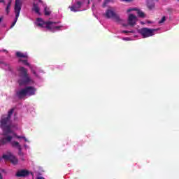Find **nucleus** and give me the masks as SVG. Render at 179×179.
Returning <instances> with one entry per match:
<instances>
[{"label":"nucleus","instance_id":"nucleus-1","mask_svg":"<svg viewBox=\"0 0 179 179\" xmlns=\"http://www.w3.org/2000/svg\"><path fill=\"white\" fill-rule=\"evenodd\" d=\"M15 109L12 108L8 111V115H3L0 120V128L3 129V135H8V134H13L10 127H12V122L10 118L13 115Z\"/></svg>","mask_w":179,"mask_h":179},{"label":"nucleus","instance_id":"nucleus-2","mask_svg":"<svg viewBox=\"0 0 179 179\" xmlns=\"http://www.w3.org/2000/svg\"><path fill=\"white\" fill-rule=\"evenodd\" d=\"M20 73V79L18 80V84L20 86H26L29 83H31L33 80L29 73H27V69L23 66H21L18 69Z\"/></svg>","mask_w":179,"mask_h":179},{"label":"nucleus","instance_id":"nucleus-3","mask_svg":"<svg viewBox=\"0 0 179 179\" xmlns=\"http://www.w3.org/2000/svg\"><path fill=\"white\" fill-rule=\"evenodd\" d=\"M14 10L15 13V19L14 22L12 23L11 26L10 27V29H12L14 27L15 24H16V22H17V20L19 19V16L20 15V10H22V3H20V0L15 1Z\"/></svg>","mask_w":179,"mask_h":179},{"label":"nucleus","instance_id":"nucleus-4","mask_svg":"<svg viewBox=\"0 0 179 179\" xmlns=\"http://www.w3.org/2000/svg\"><path fill=\"white\" fill-rule=\"evenodd\" d=\"M155 31H156L155 29H149V28H141L138 30L139 34H141L143 38H148V37H152V36H155Z\"/></svg>","mask_w":179,"mask_h":179},{"label":"nucleus","instance_id":"nucleus-5","mask_svg":"<svg viewBox=\"0 0 179 179\" xmlns=\"http://www.w3.org/2000/svg\"><path fill=\"white\" fill-rule=\"evenodd\" d=\"M105 16L107 19H114L115 22H120L121 20L120 16L114 11V8L112 7H109L108 9L106 10Z\"/></svg>","mask_w":179,"mask_h":179},{"label":"nucleus","instance_id":"nucleus-6","mask_svg":"<svg viewBox=\"0 0 179 179\" xmlns=\"http://www.w3.org/2000/svg\"><path fill=\"white\" fill-rule=\"evenodd\" d=\"M2 159H4L6 162H10V163L14 165H16L17 163H19L17 158H16L15 155H13V154H12L10 152H7L6 155H3Z\"/></svg>","mask_w":179,"mask_h":179},{"label":"nucleus","instance_id":"nucleus-7","mask_svg":"<svg viewBox=\"0 0 179 179\" xmlns=\"http://www.w3.org/2000/svg\"><path fill=\"white\" fill-rule=\"evenodd\" d=\"M82 5H83V1H76L75 4L69 6L70 10L71 12H79V9L82 8Z\"/></svg>","mask_w":179,"mask_h":179},{"label":"nucleus","instance_id":"nucleus-8","mask_svg":"<svg viewBox=\"0 0 179 179\" xmlns=\"http://www.w3.org/2000/svg\"><path fill=\"white\" fill-rule=\"evenodd\" d=\"M30 176V172L27 169H21L16 172L15 177H27Z\"/></svg>","mask_w":179,"mask_h":179},{"label":"nucleus","instance_id":"nucleus-9","mask_svg":"<svg viewBox=\"0 0 179 179\" xmlns=\"http://www.w3.org/2000/svg\"><path fill=\"white\" fill-rule=\"evenodd\" d=\"M27 96H34L36 94V89L32 86H27L24 87Z\"/></svg>","mask_w":179,"mask_h":179},{"label":"nucleus","instance_id":"nucleus-10","mask_svg":"<svg viewBox=\"0 0 179 179\" xmlns=\"http://www.w3.org/2000/svg\"><path fill=\"white\" fill-rule=\"evenodd\" d=\"M128 24L131 27H134L136 24V16L134 15V14L129 15Z\"/></svg>","mask_w":179,"mask_h":179},{"label":"nucleus","instance_id":"nucleus-11","mask_svg":"<svg viewBox=\"0 0 179 179\" xmlns=\"http://www.w3.org/2000/svg\"><path fill=\"white\" fill-rule=\"evenodd\" d=\"M16 96L20 99V100H22L24 97H26L27 96V94L26 92L25 88H22L18 91L16 92Z\"/></svg>","mask_w":179,"mask_h":179},{"label":"nucleus","instance_id":"nucleus-12","mask_svg":"<svg viewBox=\"0 0 179 179\" xmlns=\"http://www.w3.org/2000/svg\"><path fill=\"white\" fill-rule=\"evenodd\" d=\"M55 24H57V22L48 21L45 29H48V30L52 31L55 29Z\"/></svg>","mask_w":179,"mask_h":179},{"label":"nucleus","instance_id":"nucleus-13","mask_svg":"<svg viewBox=\"0 0 179 179\" xmlns=\"http://www.w3.org/2000/svg\"><path fill=\"white\" fill-rule=\"evenodd\" d=\"M36 22H37V26H38L39 27H44L45 29L47 25V22H44V20H43V19L41 18H37Z\"/></svg>","mask_w":179,"mask_h":179},{"label":"nucleus","instance_id":"nucleus-14","mask_svg":"<svg viewBox=\"0 0 179 179\" xmlns=\"http://www.w3.org/2000/svg\"><path fill=\"white\" fill-rule=\"evenodd\" d=\"M4 136H6V137H4L1 139V143L3 145H5L6 142H10L13 138L12 136H10L9 134H8V135H4Z\"/></svg>","mask_w":179,"mask_h":179},{"label":"nucleus","instance_id":"nucleus-15","mask_svg":"<svg viewBox=\"0 0 179 179\" xmlns=\"http://www.w3.org/2000/svg\"><path fill=\"white\" fill-rule=\"evenodd\" d=\"M32 10H34V12H35V13H37L38 15H41V13H40V8L38 7V4L36 3H34L33 4Z\"/></svg>","mask_w":179,"mask_h":179},{"label":"nucleus","instance_id":"nucleus-16","mask_svg":"<svg viewBox=\"0 0 179 179\" xmlns=\"http://www.w3.org/2000/svg\"><path fill=\"white\" fill-rule=\"evenodd\" d=\"M0 64H1L2 68H4L6 71H12V67H10V64H8L3 62H0Z\"/></svg>","mask_w":179,"mask_h":179},{"label":"nucleus","instance_id":"nucleus-17","mask_svg":"<svg viewBox=\"0 0 179 179\" xmlns=\"http://www.w3.org/2000/svg\"><path fill=\"white\" fill-rule=\"evenodd\" d=\"M16 57H17V58H25L26 59L28 58L27 55H24L21 52H17Z\"/></svg>","mask_w":179,"mask_h":179},{"label":"nucleus","instance_id":"nucleus-18","mask_svg":"<svg viewBox=\"0 0 179 179\" xmlns=\"http://www.w3.org/2000/svg\"><path fill=\"white\" fill-rule=\"evenodd\" d=\"M11 145L13 148H17V149H19V148H22V145H20V144L17 141H13L11 143Z\"/></svg>","mask_w":179,"mask_h":179},{"label":"nucleus","instance_id":"nucleus-19","mask_svg":"<svg viewBox=\"0 0 179 179\" xmlns=\"http://www.w3.org/2000/svg\"><path fill=\"white\" fill-rule=\"evenodd\" d=\"M44 13L45 16H50V15H51V11H50V8L45 7Z\"/></svg>","mask_w":179,"mask_h":179},{"label":"nucleus","instance_id":"nucleus-20","mask_svg":"<svg viewBox=\"0 0 179 179\" xmlns=\"http://www.w3.org/2000/svg\"><path fill=\"white\" fill-rule=\"evenodd\" d=\"M137 11V15L139 17H145V13L141 11L140 10H136Z\"/></svg>","mask_w":179,"mask_h":179},{"label":"nucleus","instance_id":"nucleus-21","mask_svg":"<svg viewBox=\"0 0 179 179\" xmlns=\"http://www.w3.org/2000/svg\"><path fill=\"white\" fill-rule=\"evenodd\" d=\"M18 150V155L20 156V157H22L21 160H24V159L23 158L24 154L23 153V152H22V148L19 147Z\"/></svg>","mask_w":179,"mask_h":179},{"label":"nucleus","instance_id":"nucleus-22","mask_svg":"<svg viewBox=\"0 0 179 179\" xmlns=\"http://www.w3.org/2000/svg\"><path fill=\"white\" fill-rule=\"evenodd\" d=\"M20 62H22V64H24V65H26L27 66H30V63L27 62V59H20Z\"/></svg>","mask_w":179,"mask_h":179},{"label":"nucleus","instance_id":"nucleus-23","mask_svg":"<svg viewBox=\"0 0 179 179\" xmlns=\"http://www.w3.org/2000/svg\"><path fill=\"white\" fill-rule=\"evenodd\" d=\"M11 3H12V1H9L8 3L7 4L6 8V12L7 15L9 14V9L10 8Z\"/></svg>","mask_w":179,"mask_h":179},{"label":"nucleus","instance_id":"nucleus-24","mask_svg":"<svg viewBox=\"0 0 179 179\" xmlns=\"http://www.w3.org/2000/svg\"><path fill=\"white\" fill-rule=\"evenodd\" d=\"M147 6L148 9L152 10L155 8V3H148Z\"/></svg>","mask_w":179,"mask_h":179},{"label":"nucleus","instance_id":"nucleus-25","mask_svg":"<svg viewBox=\"0 0 179 179\" xmlns=\"http://www.w3.org/2000/svg\"><path fill=\"white\" fill-rule=\"evenodd\" d=\"M13 135H14V136H15V138H17V139H25L24 136H17L16 135V134L13 133Z\"/></svg>","mask_w":179,"mask_h":179},{"label":"nucleus","instance_id":"nucleus-26","mask_svg":"<svg viewBox=\"0 0 179 179\" xmlns=\"http://www.w3.org/2000/svg\"><path fill=\"white\" fill-rule=\"evenodd\" d=\"M165 20H166V16L162 17L161 20H159V24H162V23H164Z\"/></svg>","mask_w":179,"mask_h":179},{"label":"nucleus","instance_id":"nucleus-27","mask_svg":"<svg viewBox=\"0 0 179 179\" xmlns=\"http://www.w3.org/2000/svg\"><path fill=\"white\" fill-rule=\"evenodd\" d=\"M107 3H108V1H107V0H106V1L103 2V8H106V6H107Z\"/></svg>","mask_w":179,"mask_h":179},{"label":"nucleus","instance_id":"nucleus-28","mask_svg":"<svg viewBox=\"0 0 179 179\" xmlns=\"http://www.w3.org/2000/svg\"><path fill=\"white\" fill-rule=\"evenodd\" d=\"M132 10H136V8H129L127 10V13H129V12H132Z\"/></svg>","mask_w":179,"mask_h":179},{"label":"nucleus","instance_id":"nucleus-29","mask_svg":"<svg viewBox=\"0 0 179 179\" xmlns=\"http://www.w3.org/2000/svg\"><path fill=\"white\" fill-rule=\"evenodd\" d=\"M122 33H134V31H122Z\"/></svg>","mask_w":179,"mask_h":179},{"label":"nucleus","instance_id":"nucleus-30","mask_svg":"<svg viewBox=\"0 0 179 179\" xmlns=\"http://www.w3.org/2000/svg\"><path fill=\"white\" fill-rule=\"evenodd\" d=\"M61 27H62V26H55V29L59 30V29H61Z\"/></svg>","mask_w":179,"mask_h":179},{"label":"nucleus","instance_id":"nucleus-31","mask_svg":"<svg viewBox=\"0 0 179 179\" xmlns=\"http://www.w3.org/2000/svg\"><path fill=\"white\" fill-rule=\"evenodd\" d=\"M36 179H45V178H44V177L43 176H38L36 177Z\"/></svg>","mask_w":179,"mask_h":179},{"label":"nucleus","instance_id":"nucleus-32","mask_svg":"<svg viewBox=\"0 0 179 179\" xmlns=\"http://www.w3.org/2000/svg\"><path fill=\"white\" fill-rule=\"evenodd\" d=\"M0 179H3V176H2V172L0 171Z\"/></svg>","mask_w":179,"mask_h":179},{"label":"nucleus","instance_id":"nucleus-33","mask_svg":"<svg viewBox=\"0 0 179 179\" xmlns=\"http://www.w3.org/2000/svg\"><path fill=\"white\" fill-rule=\"evenodd\" d=\"M1 3H3L5 5V0H0Z\"/></svg>","mask_w":179,"mask_h":179},{"label":"nucleus","instance_id":"nucleus-34","mask_svg":"<svg viewBox=\"0 0 179 179\" xmlns=\"http://www.w3.org/2000/svg\"><path fill=\"white\" fill-rule=\"evenodd\" d=\"M123 40H126L128 41L129 40V38H123Z\"/></svg>","mask_w":179,"mask_h":179},{"label":"nucleus","instance_id":"nucleus-35","mask_svg":"<svg viewBox=\"0 0 179 179\" xmlns=\"http://www.w3.org/2000/svg\"><path fill=\"white\" fill-rule=\"evenodd\" d=\"M1 173H5V169H1Z\"/></svg>","mask_w":179,"mask_h":179},{"label":"nucleus","instance_id":"nucleus-36","mask_svg":"<svg viewBox=\"0 0 179 179\" xmlns=\"http://www.w3.org/2000/svg\"><path fill=\"white\" fill-rule=\"evenodd\" d=\"M2 19H3V17H0V23H1V22H2Z\"/></svg>","mask_w":179,"mask_h":179},{"label":"nucleus","instance_id":"nucleus-37","mask_svg":"<svg viewBox=\"0 0 179 179\" xmlns=\"http://www.w3.org/2000/svg\"><path fill=\"white\" fill-rule=\"evenodd\" d=\"M24 139V141H25V142H27V138H26V137H25V138H23Z\"/></svg>","mask_w":179,"mask_h":179},{"label":"nucleus","instance_id":"nucleus-38","mask_svg":"<svg viewBox=\"0 0 179 179\" xmlns=\"http://www.w3.org/2000/svg\"><path fill=\"white\" fill-rule=\"evenodd\" d=\"M123 26H124V27H127L128 25H127V24H123Z\"/></svg>","mask_w":179,"mask_h":179},{"label":"nucleus","instance_id":"nucleus-39","mask_svg":"<svg viewBox=\"0 0 179 179\" xmlns=\"http://www.w3.org/2000/svg\"><path fill=\"white\" fill-rule=\"evenodd\" d=\"M33 73H34V75H36V71H33Z\"/></svg>","mask_w":179,"mask_h":179},{"label":"nucleus","instance_id":"nucleus-40","mask_svg":"<svg viewBox=\"0 0 179 179\" xmlns=\"http://www.w3.org/2000/svg\"><path fill=\"white\" fill-rule=\"evenodd\" d=\"M124 1H126V2H129V1H131V0H124Z\"/></svg>","mask_w":179,"mask_h":179},{"label":"nucleus","instance_id":"nucleus-41","mask_svg":"<svg viewBox=\"0 0 179 179\" xmlns=\"http://www.w3.org/2000/svg\"><path fill=\"white\" fill-rule=\"evenodd\" d=\"M39 2H41V3H43V1H41V0H39Z\"/></svg>","mask_w":179,"mask_h":179},{"label":"nucleus","instance_id":"nucleus-42","mask_svg":"<svg viewBox=\"0 0 179 179\" xmlns=\"http://www.w3.org/2000/svg\"><path fill=\"white\" fill-rule=\"evenodd\" d=\"M76 1H80L82 2V1H83V0H76Z\"/></svg>","mask_w":179,"mask_h":179},{"label":"nucleus","instance_id":"nucleus-43","mask_svg":"<svg viewBox=\"0 0 179 179\" xmlns=\"http://www.w3.org/2000/svg\"><path fill=\"white\" fill-rule=\"evenodd\" d=\"M20 3H21V6H22V1H20Z\"/></svg>","mask_w":179,"mask_h":179},{"label":"nucleus","instance_id":"nucleus-44","mask_svg":"<svg viewBox=\"0 0 179 179\" xmlns=\"http://www.w3.org/2000/svg\"><path fill=\"white\" fill-rule=\"evenodd\" d=\"M88 3H90V1H88Z\"/></svg>","mask_w":179,"mask_h":179},{"label":"nucleus","instance_id":"nucleus-45","mask_svg":"<svg viewBox=\"0 0 179 179\" xmlns=\"http://www.w3.org/2000/svg\"><path fill=\"white\" fill-rule=\"evenodd\" d=\"M0 160H1V158H0Z\"/></svg>","mask_w":179,"mask_h":179}]
</instances>
